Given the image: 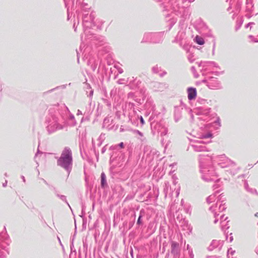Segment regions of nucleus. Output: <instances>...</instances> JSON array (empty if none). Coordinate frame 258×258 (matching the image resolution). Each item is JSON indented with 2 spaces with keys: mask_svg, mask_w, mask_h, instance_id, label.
<instances>
[{
  "mask_svg": "<svg viewBox=\"0 0 258 258\" xmlns=\"http://www.w3.org/2000/svg\"><path fill=\"white\" fill-rule=\"evenodd\" d=\"M213 160L216 162L222 168L233 165L235 166V163L230 159L226 158L224 155L217 156H209L208 155H199V162L200 165V171L202 174V178L206 182L218 181L217 175L213 167L211 166H205L204 160Z\"/></svg>",
  "mask_w": 258,
  "mask_h": 258,
  "instance_id": "1",
  "label": "nucleus"
},
{
  "mask_svg": "<svg viewBox=\"0 0 258 258\" xmlns=\"http://www.w3.org/2000/svg\"><path fill=\"white\" fill-rule=\"evenodd\" d=\"M69 111L67 107L54 105L49 109L50 117L47 120V131L49 134L63 128L62 123L64 121V114Z\"/></svg>",
  "mask_w": 258,
  "mask_h": 258,
  "instance_id": "2",
  "label": "nucleus"
},
{
  "mask_svg": "<svg viewBox=\"0 0 258 258\" xmlns=\"http://www.w3.org/2000/svg\"><path fill=\"white\" fill-rule=\"evenodd\" d=\"M95 14L92 12L89 15L85 14L83 18V25L84 32L86 39L90 40L95 45L99 46L105 44V39L103 36L95 35L90 33V29L95 26L94 24Z\"/></svg>",
  "mask_w": 258,
  "mask_h": 258,
  "instance_id": "3",
  "label": "nucleus"
},
{
  "mask_svg": "<svg viewBox=\"0 0 258 258\" xmlns=\"http://www.w3.org/2000/svg\"><path fill=\"white\" fill-rule=\"evenodd\" d=\"M151 128L154 135L160 134L164 136L167 134L168 125L162 120V115L159 113L156 114L154 112L149 118Z\"/></svg>",
  "mask_w": 258,
  "mask_h": 258,
  "instance_id": "4",
  "label": "nucleus"
},
{
  "mask_svg": "<svg viewBox=\"0 0 258 258\" xmlns=\"http://www.w3.org/2000/svg\"><path fill=\"white\" fill-rule=\"evenodd\" d=\"M57 165L64 169L69 174L73 168V155L71 149L66 147L57 158Z\"/></svg>",
  "mask_w": 258,
  "mask_h": 258,
  "instance_id": "5",
  "label": "nucleus"
},
{
  "mask_svg": "<svg viewBox=\"0 0 258 258\" xmlns=\"http://www.w3.org/2000/svg\"><path fill=\"white\" fill-rule=\"evenodd\" d=\"M10 241L6 231L0 233V258H6L8 255Z\"/></svg>",
  "mask_w": 258,
  "mask_h": 258,
  "instance_id": "6",
  "label": "nucleus"
},
{
  "mask_svg": "<svg viewBox=\"0 0 258 258\" xmlns=\"http://www.w3.org/2000/svg\"><path fill=\"white\" fill-rule=\"evenodd\" d=\"M163 36V33L162 32L147 33L144 34L141 42L160 43L162 41Z\"/></svg>",
  "mask_w": 258,
  "mask_h": 258,
  "instance_id": "7",
  "label": "nucleus"
},
{
  "mask_svg": "<svg viewBox=\"0 0 258 258\" xmlns=\"http://www.w3.org/2000/svg\"><path fill=\"white\" fill-rule=\"evenodd\" d=\"M202 82L206 84L207 86L210 89L215 90L222 88L220 82L217 78L210 77L208 79H205Z\"/></svg>",
  "mask_w": 258,
  "mask_h": 258,
  "instance_id": "8",
  "label": "nucleus"
},
{
  "mask_svg": "<svg viewBox=\"0 0 258 258\" xmlns=\"http://www.w3.org/2000/svg\"><path fill=\"white\" fill-rule=\"evenodd\" d=\"M140 92L143 96V99H146L145 103L146 107L150 109L151 110H154L155 107L154 101L151 96H149L146 89L145 88H141L140 89Z\"/></svg>",
  "mask_w": 258,
  "mask_h": 258,
  "instance_id": "9",
  "label": "nucleus"
},
{
  "mask_svg": "<svg viewBox=\"0 0 258 258\" xmlns=\"http://www.w3.org/2000/svg\"><path fill=\"white\" fill-rule=\"evenodd\" d=\"M226 208V206L225 204H219V205H217L216 204L215 206H211L210 208V210L213 213L215 218L214 221L215 224L217 223L219 220L217 217L219 215V213L225 210Z\"/></svg>",
  "mask_w": 258,
  "mask_h": 258,
  "instance_id": "10",
  "label": "nucleus"
},
{
  "mask_svg": "<svg viewBox=\"0 0 258 258\" xmlns=\"http://www.w3.org/2000/svg\"><path fill=\"white\" fill-rule=\"evenodd\" d=\"M126 83L132 89L135 90L139 89L141 84V82L138 80L137 78H135L134 77L128 78L126 81Z\"/></svg>",
  "mask_w": 258,
  "mask_h": 258,
  "instance_id": "11",
  "label": "nucleus"
},
{
  "mask_svg": "<svg viewBox=\"0 0 258 258\" xmlns=\"http://www.w3.org/2000/svg\"><path fill=\"white\" fill-rule=\"evenodd\" d=\"M201 142H197L191 145V148L195 152L208 151L207 148L201 144Z\"/></svg>",
  "mask_w": 258,
  "mask_h": 258,
  "instance_id": "12",
  "label": "nucleus"
},
{
  "mask_svg": "<svg viewBox=\"0 0 258 258\" xmlns=\"http://www.w3.org/2000/svg\"><path fill=\"white\" fill-rule=\"evenodd\" d=\"M223 244V241L221 240H213L210 245L208 247L209 251H212L216 248L221 249Z\"/></svg>",
  "mask_w": 258,
  "mask_h": 258,
  "instance_id": "13",
  "label": "nucleus"
},
{
  "mask_svg": "<svg viewBox=\"0 0 258 258\" xmlns=\"http://www.w3.org/2000/svg\"><path fill=\"white\" fill-rule=\"evenodd\" d=\"M224 217V215L223 214L220 216V225H221V228L222 230H224L225 229H228L229 228V226H228L227 223L229 222V221L228 220V217H226L225 218V219L222 220L223 218Z\"/></svg>",
  "mask_w": 258,
  "mask_h": 258,
  "instance_id": "14",
  "label": "nucleus"
},
{
  "mask_svg": "<svg viewBox=\"0 0 258 258\" xmlns=\"http://www.w3.org/2000/svg\"><path fill=\"white\" fill-rule=\"evenodd\" d=\"M188 99L189 100L194 99L197 96V90L195 88L189 87L187 89Z\"/></svg>",
  "mask_w": 258,
  "mask_h": 258,
  "instance_id": "15",
  "label": "nucleus"
},
{
  "mask_svg": "<svg viewBox=\"0 0 258 258\" xmlns=\"http://www.w3.org/2000/svg\"><path fill=\"white\" fill-rule=\"evenodd\" d=\"M171 253L174 256L177 255L179 253V244L177 242L172 241Z\"/></svg>",
  "mask_w": 258,
  "mask_h": 258,
  "instance_id": "16",
  "label": "nucleus"
},
{
  "mask_svg": "<svg viewBox=\"0 0 258 258\" xmlns=\"http://www.w3.org/2000/svg\"><path fill=\"white\" fill-rule=\"evenodd\" d=\"M182 108L176 107L174 111V120L175 122L179 121L182 117Z\"/></svg>",
  "mask_w": 258,
  "mask_h": 258,
  "instance_id": "17",
  "label": "nucleus"
},
{
  "mask_svg": "<svg viewBox=\"0 0 258 258\" xmlns=\"http://www.w3.org/2000/svg\"><path fill=\"white\" fill-rule=\"evenodd\" d=\"M179 226L182 228V230H190V226L188 224V222L185 219H183L182 220L179 222Z\"/></svg>",
  "mask_w": 258,
  "mask_h": 258,
  "instance_id": "18",
  "label": "nucleus"
},
{
  "mask_svg": "<svg viewBox=\"0 0 258 258\" xmlns=\"http://www.w3.org/2000/svg\"><path fill=\"white\" fill-rule=\"evenodd\" d=\"M112 121V120L110 117H106L103 121V127H106L108 129L111 128L112 127H110V123Z\"/></svg>",
  "mask_w": 258,
  "mask_h": 258,
  "instance_id": "19",
  "label": "nucleus"
},
{
  "mask_svg": "<svg viewBox=\"0 0 258 258\" xmlns=\"http://www.w3.org/2000/svg\"><path fill=\"white\" fill-rule=\"evenodd\" d=\"M185 34L183 32H179L175 38L173 42H178L183 39Z\"/></svg>",
  "mask_w": 258,
  "mask_h": 258,
  "instance_id": "20",
  "label": "nucleus"
},
{
  "mask_svg": "<svg viewBox=\"0 0 258 258\" xmlns=\"http://www.w3.org/2000/svg\"><path fill=\"white\" fill-rule=\"evenodd\" d=\"M106 185V175L104 172H102L101 174V186L102 188H104Z\"/></svg>",
  "mask_w": 258,
  "mask_h": 258,
  "instance_id": "21",
  "label": "nucleus"
},
{
  "mask_svg": "<svg viewBox=\"0 0 258 258\" xmlns=\"http://www.w3.org/2000/svg\"><path fill=\"white\" fill-rule=\"evenodd\" d=\"M219 191H216L215 192V193H214V194H212L210 196H209L207 198V202L208 203V204H210L212 202H214L216 200V194L217 193H218Z\"/></svg>",
  "mask_w": 258,
  "mask_h": 258,
  "instance_id": "22",
  "label": "nucleus"
},
{
  "mask_svg": "<svg viewBox=\"0 0 258 258\" xmlns=\"http://www.w3.org/2000/svg\"><path fill=\"white\" fill-rule=\"evenodd\" d=\"M244 187L245 189L249 192L251 194H256L257 191L255 189L251 188L249 187L247 181L244 182Z\"/></svg>",
  "mask_w": 258,
  "mask_h": 258,
  "instance_id": "23",
  "label": "nucleus"
},
{
  "mask_svg": "<svg viewBox=\"0 0 258 258\" xmlns=\"http://www.w3.org/2000/svg\"><path fill=\"white\" fill-rule=\"evenodd\" d=\"M226 198L224 197V195L222 194L220 195L219 197L218 198V200L217 202V205H219V204H226L225 203Z\"/></svg>",
  "mask_w": 258,
  "mask_h": 258,
  "instance_id": "24",
  "label": "nucleus"
},
{
  "mask_svg": "<svg viewBox=\"0 0 258 258\" xmlns=\"http://www.w3.org/2000/svg\"><path fill=\"white\" fill-rule=\"evenodd\" d=\"M145 214V212L143 210H142L140 211V215L138 217V219L137 220V225H138L139 226H140V225H143V222H142V218L143 217V215Z\"/></svg>",
  "mask_w": 258,
  "mask_h": 258,
  "instance_id": "25",
  "label": "nucleus"
},
{
  "mask_svg": "<svg viewBox=\"0 0 258 258\" xmlns=\"http://www.w3.org/2000/svg\"><path fill=\"white\" fill-rule=\"evenodd\" d=\"M105 98H103L102 100H103L104 103L109 108H110L111 107V103L110 101L108 98H107V96L106 95V91L105 92Z\"/></svg>",
  "mask_w": 258,
  "mask_h": 258,
  "instance_id": "26",
  "label": "nucleus"
},
{
  "mask_svg": "<svg viewBox=\"0 0 258 258\" xmlns=\"http://www.w3.org/2000/svg\"><path fill=\"white\" fill-rule=\"evenodd\" d=\"M56 196L58 198H59L61 200H62V201L64 202L67 204V205L69 207L70 209L72 210V208H71V206H70L69 204L68 203V202H67V198H66V197L65 196L60 195H59L58 194H56Z\"/></svg>",
  "mask_w": 258,
  "mask_h": 258,
  "instance_id": "27",
  "label": "nucleus"
},
{
  "mask_svg": "<svg viewBox=\"0 0 258 258\" xmlns=\"http://www.w3.org/2000/svg\"><path fill=\"white\" fill-rule=\"evenodd\" d=\"M88 64L91 66V69L93 71H95L97 68V63L93 61L92 60L90 59L88 62Z\"/></svg>",
  "mask_w": 258,
  "mask_h": 258,
  "instance_id": "28",
  "label": "nucleus"
},
{
  "mask_svg": "<svg viewBox=\"0 0 258 258\" xmlns=\"http://www.w3.org/2000/svg\"><path fill=\"white\" fill-rule=\"evenodd\" d=\"M235 2L236 3L235 9L237 11H239L242 4V0H235Z\"/></svg>",
  "mask_w": 258,
  "mask_h": 258,
  "instance_id": "29",
  "label": "nucleus"
},
{
  "mask_svg": "<svg viewBox=\"0 0 258 258\" xmlns=\"http://www.w3.org/2000/svg\"><path fill=\"white\" fill-rule=\"evenodd\" d=\"M196 41L199 45H203L205 42L203 38L198 36L196 37Z\"/></svg>",
  "mask_w": 258,
  "mask_h": 258,
  "instance_id": "30",
  "label": "nucleus"
},
{
  "mask_svg": "<svg viewBox=\"0 0 258 258\" xmlns=\"http://www.w3.org/2000/svg\"><path fill=\"white\" fill-rule=\"evenodd\" d=\"M152 72L155 74H157V73H159L160 71H161V68L158 67V66L153 67L152 68Z\"/></svg>",
  "mask_w": 258,
  "mask_h": 258,
  "instance_id": "31",
  "label": "nucleus"
},
{
  "mask_svg": "<svg viewBox=\"0 0 258 258\" xmlns=\"http://www.w3.org/2000/svg\"><path fill=\"white\" fill-rule=\"evenodd\" d=\"M81 7L82 8V9L83 10H89L90 9V7H89L88 5L87 4V3H85L84 2H82L81 4Z\"/></svg>",
  "mask_w": 258,
  "mask_h": 258,
  "instance_id": "32",
  "label": "nucleus"
},
{
  "mask_svg": "<svg viewBox=\"0 0 258 258\" xmlns=\"http://www.w3.org/2000/svg\"><path fill=\"white\" fill-rule=\"evenodd\" d=\"M213 136V134L210 133H208L205 134H204L202 136V139H208V138H211Z\"/></svg>",
  "mask_w": 258,
  "mask_h": 258,
  "instance_id": "33",
  "label": "nucleus"
},
{
  "mask_svg": "<svg viewBox=\"0 0 258 258\" xmlns=\"http://www.w3.org/2000/svg\"><path fill=\"white\" fill-rule=\"evenodd\" d=\"M70 119L72 121L71 125H73V126L75 125L76 124V121L75 120V117H74V115L71 114L70 115Z\"/></svg>",
  "mask_w": 258,
  "mask_h": 258,
  "instance_id": "34",
  "label": "nucleus"
},
{
  "mask_svg": "<svg viewBox=\"0 0 258 258\" xmlns=\"http://www.w3.org/2000/svg\"><path fill=\"white\" fill-rule=\"evenodd\" d=\"M234 1H235V0H230V1H229V6L227 8V11L228 12L231 13L230 10L232 9V6L233 4L234 3Z\"/></svg>",
  "mask_w": 258,
  "mask_h": 258,
  "instance_id": "35",
  "label": "nucleus"
},
{
  "mask_svg": "<svg viewBox=\"0 0 258 258\" xmlns=\"http://www.w3.org/2000/svg\"><path fill=\"white\" fill-rule=\"evenodd\" d=\"M210 111H211V108H207L206 109L202 110L201 112L203 114H204L208 115L209 114V113L210 112Z\"/></svg>",
  "mask_w": 258,
  "mask_h": 258,
  "instance_id": "36",
  "label": "nucleus"
},
{
  "mask_svg": "<svg viewBox=\"0 0 258 258\" xmlns=\"http://www.w3.org/2000/svg\"><path fill=\"white\" fill-rule=\"evenodd\" d=\"M194 55L192 53H189L187 56L188 60L190 62H192L194 61Z\"/></svg>",
  "mask_w": 258,
  "mask_h": 258,
  "instance_id": "37",
  "label": "nucleus"
},
{
  "mask_svg": "<svg viewBox=\"0 0 258 258\" xmlns=\"http://www.w3.org/2000/svg\"><path fill=\"white\" fill-rule=\"evenodd\" d=\"M209 63H210V66H213L215 68H218V69H220V67L218 65V64L215 62V61H209V62H208Z\"/></svg>",
  "mask_w": 258,
  "mask_h": 258,
  "instance_id": "38",
  "label": "nucleus"
},
{
  "mask_svg": "<svg viewBox=\"0 0 258 258\" xmlns=\"http://www.w3.org/2000/svg\"><path fill=\"white\" fill-rule=\"evenodd\" d=\"M104 139H105V134L102 133L99 137V138L98 139V141H100L103 142V140H104Z\"/></svg>",
  "mask_w": 258,
  "mask_h": 258,
  "instance_id": "39",
  "label": "nucleus"
},
{
  "mask_svg": "<svg viewBox=\"0 0 258 258\" xmlns=\"http://www.w3.org/2000/svg\"><path fill=\"white\" fill-rule=\"evenodd\" d=\"M224 73V72H212V74H214L216 76H219L221 74H222Z\"/></svg>",
  "mask_w": 258,
  "mask_h": 258,
  "instance_id": "40",
  "label": "nucleus"
},
{
  "mask_svg": "<svg viewBox=\"0 0 258 258\" xmlns=\"http://www.w3.org/2000/svg\"><path fill=\"white\" fill-rule=\"evenodd\" d=\"M199 102L201 103V104H205L206 103H208V101L206 99H201L199 100Z\"/></svg>",
  "mask_w": 258,
  "mask_h": 258,
  "instance_id": "41",
  "label": "nucleus"
},
{
  "mask_svg": "<svg viewBox=\"0 0 258 258\" xmlns=\"http://www.w3.org/2000/svg\"><path fill=\"white\" fill-rule=\"evenodd\" d=\"M216 124H218L219 126H221V123H220V118L218 117H217V120L216 121H215L214 122Z\"/></svg>",
  "mask_w": 258,
  "mask_h": 258,
  "instance_id": "42",
  "label": "nucleus"
},
{
  "mask_svg": "<svg viewBox=\"0 0 258 258\" xmlns=\"http://www.w3.org/2000/svg\"><path fill=\"white\" fill-rule=\"evenodd\" d=\"M43 154V152H41L40 151V150H39V149H38L37 150V151L36 152V153L35 154V159L36 158V157H37V156L39 155V154Z\"/></svg>",
  "mask_w": 258,
  "mask_h": 258,
  "instance_id": "43",
  "label": "nucleus"
},
{
  "mask_svg": "<svg viewBox=\"0 0 258 258\" xmlns=\"http://www.w3.org/2000/svg\"><path fill=\"white\" fill-rule=\"evenodd\" d=\"M209 61H204V63L203 64V68H205L206 67L210 66V63H209Z\"/></svg>",
  "mask_w": 258,
  "mask_h": 258,
  "instance_id": "44",
  "label": "nucleus"
},
{
  "mask_svg": "<svg viewBox=\"0 0 258 258\" xmlns=\"http://www.w3.org/2000/svg\"><path fill=\"white\" fill-rule=\"evenodd\" d=\"M229 252L231 253V255H233L235 252V250H233L232 248H230L228 250V253H229Z\"/></svg>",
  "mask_w": 258,
  "mask_h": 258,
  "instance_id": "45",
  "label": "nucleus"
},
{
  "mask_svg": "<svg viewBox=\"0 0 258 258\" xmlns=\"http://www.w3.org/2000/svg\"><path fill=\"white\" fill-rule=\"evenodd\" d=\"M106 146H107V145H105V146H104V147L102 148V149H101V153H102V154H104V153L105 152V151H106Z\"/></svg>",
  "mask_w": 258,
  "mask_h": 258,
  "instance_id": "46",
  "label": "nucleus"
},
{
  "mask_svg": "<svg viewBox=\"0 0 258 258\" xmlns=\"http://www.w3.org/2000/svg\"><path fill=\"white\" fill-rule=\"evenodd\" d=\"M140 120L141 124L143 125L145 123V121L142 116L140 117Z\"/></svg>",
  "mask_w": 258,
  "mask_h": 258,
  "instance_id": "47",
  "label": "nucleus"
},
{
  "mask_svg": "<svg viewBox=\"0 0 258 258\" xmlns=\"http://www.w3.org/2000/svg\"><path fill=\"white\" fill-rule=\"evenodd\" d=\"M197 63L198 64L199 67H203V64L204 63V61H201V62H197Z\"/></svg>",
  "mask_w": 258,
  "mask_h": 258,
  "instance_id": "48",
  "label": "nucleus"
},
{
  "mask_svg": "<svg viewBox=\"0 0 258 258\" xmlns=\"http://www.w3.org/2000/svg\"><path fill=\"white\" fill-rule=\"evenodd\" d=\"M189 256L190 258H194V254L192 253V251L191 250V251L190 250H189Z\"/></svg>",
  "mask_w": 258,
  "mask_h": 258,
  "instance_id": "49",
  "label": "nucleus"
},
{
  "mask_svg": "<svg viewBox=\"0 0 258 258\" xmlns=\"http://www.w3.org/2000/svg\"><path fill=\"white\" fill-rule=\"evenodd\" d=\"M135 132H136L137 133H138L140 136L142 137L143 136V134L141 132H140L138 130H136L135 131Z\"/></svg>",
  "mask_w": 258,
  "mask_h": 258,
  "instance_id": "50",
  "label": "nucleus"
},
{
  "mask_svg": "<svg viewBox=\"0 0 258 258\" xmlns=\"http://www.w3.org/2000/svg\"><path fill=\"white\" fill-rule=\"evenodd\" d=\"M93 90H91L88 96L90 97H92L93 96Z\"/></svg>",
  "mask_w": 258,
  "mask_h": 258,
  "instance_id": "51",
  "label": "nucleus"
},
{
  "mask_svg": "<svg viewBox=\"0 0 258 258\" xmlns=\"http://www.w3.org/2000/svg\"><path fill=\"white\" fill-rule=\"evenodd\" d=\"M254 23L253 22H250V23H248L246 26H245V27L246 28H248V27H249L251 25H253Z\"/></svg>",
  "mask_w": 258,
  "mask_h": 258,
  "instance_id": "52",
  "label": "nucleus"
},
{
  "mask_svg": "<svg viewBox=\"0 0 258 258\" xmlns=\"http://www.w3.org/2000/svg\"><path fill=\"white\" fill-rule=\"evenodd\" d=\"M191 71H192L194 74H195V73H196V68H195V67H194V66H193V67H192L191 68Z\"/></svg>",
  "mask_w": 258,
  "mask_h": 258,
  "instance_id": "53",
  "label": "nucleus"
},
{
  "mask_svg": "<svg viewBox=\"0 0 258 258\" xmlns=\"http://www.w3.org/2000/svg\"><path fill=\"white\" fill-rule=\"evenodd\" d=\"M206 258H220V257H217L216 256H207Z\"/></svg>",
  "mask_w": 258,
  "mask_h": 258,
  "instance_id": "54",
  "label": "nucleus"
},
{
  "mask_svg": "<svg viewBox=\"0 0 258 258\" xmlns=\"http://www.w3.org/2000/svg\"><path fill=\"white\" fill-rule=\"evenodd\" d=\"M166 74V72L164 71L162 73L160 74L159 75L160 77H163Z\"/></svg>",
  "mask_w": 258,
  "mask_h": 258,
  "instance_id": "55",
  "label": "nucleus"
},
{
  "mask_svg": "<svg viewBox=\"0 0 258 258\" xmlns=\"http://www.w3.org/2000/svg\"><path fill=\"white\" fill-rule=\"evenodd\" d=\"M80 114H83L82 111L80 110H78V111H77V115H80Z\"/></svg>",
  "mask_w": 258,
  "mask_h": 258,
  "instance_id": "56",
  "label": "nucleus"
},
{
  "mask_svg": "<svg viewBox=\"0 0 258 258\" xmlns=\"http://www.w3.org/2000/svg\"><path fill=\"white\" fill-rule=\"evenodd\" d=\"M76 51H77V56H78V62L79 63V52L78 51V50H76Z\"/></svg>",
  "mask_w": 258,
  "mask_h": 258,
  "instance_id": "57",
  "label": "nucleus"
},
{
  "mask_svg": "<svg viewBox=\"0 0 258 258\" xmlns=\"http://www.w3.org/2000/svg\"><path fill=\"white\" fill-rule=\"evenodd\" d=\"M83 1L84 0H77V3H78V4L80 5L82 2H83Z\"/></svg>",
  "mask_w": 258,
  "mask_h": 258,
  "instance_id": "58",
  "label": "nucleus"
},
{
  "mask_svg": "<svg viewBox=\"0 0 258 258\" xmlns=\"http://www.w3.org/2000/svg\"><path fill=\"white\" fill-rule=\"evenodd\" d=\"M233 239V236H230V237H229V241L230 242H232Z\"/></svg>",
  "mask_w": 258,
  "mask_h": 258,
  "instance_id": "59",
  "label": "nucleus"
},
{
  "mask_svg": "<svg viewBox=\"0 0 258 258\" xmlns=\"http://www.w3.org/2000/svg\"><path fill=\"white\" fill-rule=\"evenodd\" d=\"M99 141V143H98V144H97V146H98V147H99V146H100L101 145L102 142V141Z\"/></svg>",
  "mask_w": 258,
  "mask_h": 258,
  "instance_id": "60",
  "label": "nucleus"
},
{
  "mask_svg": "<svg viewBox=\"0 0 258 258\" xmlns=\"http://www.w3.org/2000/svg\"><path fill=\"white\" fill-rule=\"evenodd\" d=\"M21 178L22 179L23 181L25 182V177L23 176V175H22L21 176Z\"/></svg>",
  "mask_w": 258,
  "mask_h": 258,
  "instance_id": "61",
  "label": "nucleus"
},
{
  "mask_svg": "<svg viewBox=\"0 0 258 258\" xmlns=\"http://www.w3.org/2000/svg\"><path fill=\"white\" fill-rule=\"evenodd\" d=\"M7 181L6 180V181H5V183H4L3 184V186L4 187H6V186H7Z\"/></svg>",
  "mask_w": 258,
  "mask_h": 258,
  "instance_id": "62",
  "label": "nucleus"
},
{
  "mask_svg": "<svg viewBox=\"0 0 258 258\" xmlns=\"http://www.w3.org/2000/svg\"><path fill=\"white\" fill-rule=\"evenodd\" d=\"M119 146L121 147V148H122L124 146L123 145V143L122 142L120 143L119 144Z\"/></svg>",
  "mask_w": 258,
  "mask_h": 258,
  "instance_id": "63",
  "label": "nucleus"
},
{
  "mask_svg": "<svg viewBox=\"0 0 258 258\" xmlns=\"http://www.w3.org/2000/svg\"><path fill=\"white\" fill-rule=\"evenodd\" d=\"M245 16H246V17H247L248 18H250V17H251V16H250V15H248V14H246V15H245Z\"/></svg>",
  "mask_w": 258,
  "mask_h": 258,
  "instance_id": "64",
  "label": "nucleus"
}]
</instances>
